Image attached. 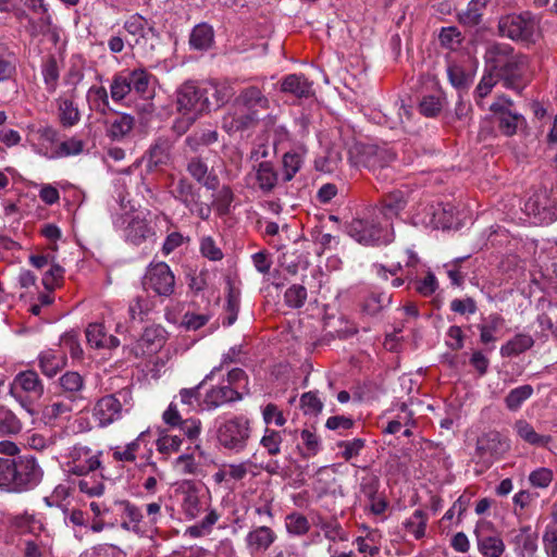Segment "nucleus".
<instances>
[{
  "label": "nucleus",
  "mask_w": 557,
  "mask_h": 557,
  "mask_svg": "<svg viewBox=\"0 0 557 557\" xmlns=\"http://www.w3.org/2000/svg\"><path fill=\"white\" fill-rule=\"evenodd\" d=\"M396 159V154L386 149H374L372 150L364 165L372 171L379 181H388L393 178V170L389 163Z\"/></svg>",
  "instance_id": "nucleus-18"
},
{
  "label": "nucleus",
  "mask_w": 557,
  "mask_h": 557,
  "mask_svg": "<svg viewBox=\"0 0 557 557\" xmlns=\"http://www.w3.org/2000/svg\"><path fill=\"white\" fill-rule=\"evenodd\" d=\"M243 394L230 385L211 387L205 395L201 406L206 410H214L225 404L239 401Z\"/></svg>",
  "instance_id": "nucleus-20"
},
{
  "label": "nucleus",
  "mask_w": 557,
  "mask_h": 557,
  "mask_svg": "<svg viewBox=\"0 0 557 557\" xmlns=\"http://www.w3.org/2000/svg\"><path fill=\"white\" fill-rule=\"evenodd\" d=\"M181 494L183 496L181 506L185 517L187 519L197 518L202 510V506L195 484L190 482L182 484Z\"/></svg>",
  "instance_id": "nucleus-28"
},
{
  "label": "nucleus",
  "mask_w": 557,
  "mask_h": 557,
  "mask_svg": "<svg viewBox=\"0 0 557 557\" xmlns=\"http://www.w3.org/2000/svg\"><path fill=\"white\" fill-rule=\"evenodd\" d=\"M286 529L290 534L304 535L309 531L310 524L304 515L294 512L286 517Z\"/></svg>",
  "instance_id": "nucleus-62"
},
{
  "label": "nucleus",
  "mask_w": 557,
  "mask_h": 557,
  "mask_svg": "<svg viewBox=\"0 0 557 557\" xmlns=\"http://www.w3.org/2000/svg\"><path fill=\"white\" fill-rule=\"evenodd\" d=\"M392 295L384 292L371 293L363 301L362 310L369 315H376L391 304Z\"/></svg>",
  "instance_id": "nucleus-47"
},
{
  "label": "nucleus",
  "mask_w": 557,
  "mask_h": 557,
  "mask_svg": "<svg viewBox=\"0 0 557 557\" xmlns=\"http://www.w3.org/2000/svg\"><path fill=\"white\" fill-rule=\"evenodd\" d=\"M208 103L203 84L188 81L176 90V109L181 113H193L198 116L208 112Z\"/></svg>",
  "instance_id": "nucleus-10"
},
{
  "label": "nucleus",
  "mask_w": 557,
  "mask_h": 557,
  "mask_svg": "<svg viewBox=\"0 0 557 557\" xmlns=\"http://www.w3.org/2000/svg\"><path fill=\"white\" fill-rule=\"evenodd\" d=\"M90 107L100 113L110 109L108 91L103 86H91L88 90Z\"/></svg>",
  "instance_id": "nucleus-52"
},
{
  "label": "nucleus",
  "mask_w": 557,
  "mask_h": 557,
  "mask_svg": "<svg viewBox=\"0 0 557 557\" xmlns=\"http://www.w3.org/2000/svg\"><path fill=\"white\" fill-rule=\"evenodd\" d=\"M151 310V302L147 296H136L128 306V315L132 321L143 322Z\"/></svg>",
  "instance_id": "nucleus-54"
},
{
  "label": "nucleus",
  "mask_w": 557,
  "mask_h": 557,
  "mask_svg": "<svg viewBox=\"0 0 557 557\" xmlns=\"http://www.w3.org/2000/svg\"><path fill=\"white\" fill-rule=\"evenodd\" d=\"M64 269L58 264L52 262L47 272H45L42 276V285L48 292H52L63 280Z\"/></svg>",
  "instance_id": "nucleus-64"
},
{
  "label": "nucleus",
  "mask_w": 557,
  "mask_h": 557,
  "mask_svg": "<svg viewBox=\"0 0 557 557\" xmlns=\"http://www.w3.org/2000/svg\"><path fill=\"white\" fill-rule=\"evenodd\" d=\"M502 36L515 41L535 42L539 37V21L531 12L510 14L502 17L498 23Z\"/></svg>",
  "instance_id": "nucleus-5"
},
{
  "label": "nucleus",
  "mask_w": 557,
  "mask_h": 557,
  "mask_svg": "<svg viewBox=\"0 0 557 557\" xmlns=\"http://www.w3.org/2000/svg\"><path fill=\"white\" fill-rule=\"evenodd\" d=\"M337 447L342 449L341 457L346 461L360 455L361 450L366 447V440L352 438L337 442Z\"/></svg>",
  "instance_id": "nucleus-57"
},
{
  "label": "nucleus",
  "mask_w": 557,
  "mask_h": 557,
  "mask_svg": "<svg viewBox=\"0 0 557 557\" xmlns=\"http://www.w3.org/2000/svg\"><path fill=\"white\" fill-rule=\"evenodd\" d=\"M134 124L135 119L131 114H119L109 123L107 128L108 136L113 140H121L132 132Z\"/></svg>",
  "instance_id": "nucleus-36"
},
{
  "label": "nucleus",
  "mask_w": 557,
  "mask_h": 557,
  "mask_svg": "<svg viewBox=\"0 0 557 557\" xmlns=\"http://www.w3.org/2000/svg\"><path fill=\"white\" fill-rule=\"evenodd\" d=\"M220 515L215 509H210L206 517L197 524L187 529V532L193 537H200L205 533H209L212 527L218 522Z\"/></svg>",
  "instance_id": "nucleus-58"
},
{
  "label": "nucleus",
  "mask_w": 557,
  "mask_h": 557,
  "mask_svg": "<svg viewBox=\"0 0 557 557\" xmlns=\"http://www.w3.org/2000/svg\"><path fill=\"white\" fill-rule=\"evenodd\" d=\"M115 504L121 507L122 516L125 518L121 523V528L126 531L143 534L145 532L141 527L144 516L140 508L126 499L117 500Z\"/></svg>",
  "instance_id": "nucleus-26"
},
{
  "label": "nucleus",
  "mask_w": 557,
  "mask_h": 557,
  "mask_svg": "<svg viewBox=\"0 0 557 557\" xmlns=\"http://www.w3.org/2000/svg\"><path fill=\"white\" fill-rule=\"evenodd\" d=\"M556 209L557 193L546 187L536 189L524 203L529 215L555 214Z\"/></svg>",
  "instance_id": "nucleus-16"
},
{
  "label": "nucleus",
  "mask_w": 557,
  "mask_h": 557,
  "mask_svg": "<svg viewBox=\"0 0 557 557\" xmlns=\"http://www.w3.org/2000/svg\"><path fill=\"white\" fill-rule=\"evenodd\" d=\"M54 387L57 395L64 397L71 404L85 400V379L77 371L69 370L62 373L54 383Z\"/></svg>",
  "instance_id": "nucleus-13"
},
{
  "label": "nucleus",
  "mask_w": 557,
  "mask_h": 557,
  "mask_svg": "<svg viewBox=\"0 0 557 557\" xmlns=\"http://www.w3.org/2000/svg\"><path fill=\"white\" fill-rule=\"evenodd\" d=\"M69 472L78 476L84 478L88 475L90 472L101 468V461L98 455H92L88 457L85 461L78 459H74L72 462L67 465Z\"/></svg>",
  "instance_id": "nucleus-51"
},
{
  "label": "nucleus",
  "mask_w": 557,
  "mask_h": 557,
  "mask_svg": "<svg viewBox=\"0 0 557 557\" xmlns=\"http://www.w3.org/2000/svg\"><path fill=\"white\" fill-rule=\"evenodd\" d=\"M59 345L65 354L66 351H69L72 359H83L84 350L81 346L78 332L74 330L65 332L64 334L61 335Z\"/></svg>",
  "instance_id": "nucleus-42"
},
{
  "label": "nucleus",
  "mask_w": 557,
  "mask_h": 557,
  "mask_svg": "<svg viewBox=\"0 0 557 557\" xmlns=\"http://www.w3.org/2000/svg\"><path fill=\"white\" fill-rule=\"evenodd\" d=\"M485 64L506 88L516 90L518 94L524 89L529 60L527 55L515 52L511 46L491 45L485 52Z\"/></svg>",
  "instance_id": "nucleus-2"
},
{
  "label": "nucleus",
  "mask_w": 557,
  "mask_h": 557,
  "mask_svg": "<svg viewBox=\"0 0 557 557\" xmlns=\"http://www.w3.org/2000/svg\"><path fill=\"white\" fill-rule=\"evenodd\" d=\"M37 367L47 379H54L67 366V356L64 351L47 348L36 358Z\"/></svg>",
  "instance_id": "nucleus-17"
},
{
  "label": "nucleus",
  "mask_w": 557,
  "mask_h": 557,
  "mask_svg": "<svg viewBox=\"0 0 557 557\" xmlns=\"http://www.w3.org/2000/svg\"><path fill=\"white\" fill-rule=\"evenodd\" d=\"M409 196L408 189H396L385 195L382 199V214L386 218L398 215L406 208Z\"/></svg>",
  "instance_id": "nucleus-29"
},
{
  "label": "nucleus",
  "mask_w": 557,
  "mask_h": 557,
  "mask_svg": "<svg viewBox=\"0 0 557 557\" xmlns=\"http://www.w3.org/2000/svg\"><path fill=\"white\" fill-rule=\"evenodd\" d=\"M77 487L89 497L101 496L104 492L103 475H85L77 481Z\"/></svg>",
  "instance_id": "nucleus-46"
},
{
  "label": "nucleus",
  "mask_w": 557,
  "mask_h": 557,
  "mask_svg": "<svg viewBox=\"0 0 557 557\" xmlns=\"http://www.w3.org/2000/svg\"><path fill=\"white\" fill-rule=\"evenodd\" d=\"M505 323V319L499 313H491L482 320L478 325L480 331V342L483 345L493 344L497 341L495 333H497Z\"/></svg>",
  "instance_id": "nucleus-33"
},
{
  "label": "nucleus",
  "mask_w": 557,
  "mask_h": 557,
  "mask_svg": "<svg viewBox=\"0 0 557 557\" xmlns=\"http://www.w3.org/2000/svg\"><path fill=\"white\" fill-rule=\"evenodd\" d=\"M17 58L11 51L0 52V83L11 81L16 75Z\"/></svg>",
  "instance_id": "nucleus-53"
},
{
  "label": "nucleus",
  "mask_w": 557,
  "mask_h": 557,
  "mask_svg": "<svg viewBox=\"0 0 557 557\" xmlns=\"http://www.w3.org/2000/svg\"><path fill=\"white\" fill-rule=\"evenodd\" d=\"M282 436L278 431L265 428L264 434L260 440V445L271 456H276L281 453Z\"/></svg>",
  "instance_id": "nucleus-59"
},
{
  "label": "nucleus",
  "mask_w": 557,
  "mask_h": 557,
  "mask_svg": "<svg viewBox=\"0 0 557 557\" xmlns=\"http://www.w3.org/2000/svg\"><path fill=\"white\" fill-rule=\"evenodd\" d=\"M186 170L188 174L209 190H216L220 180L213 170H209L207 162L201 157H193L188 160Z\"/></svg>",
  "instance_id": "nucleus-21"
},
{
  "label": "nucleus",
  "mask_w": 557,
  "mask_h": 557,
  "mask_svg": "<svg viewBox=\"0 0 557 557\" xmlns=\"http://www.w3.org/2000/svg\"><path fill=\"white\" fill-rule=\"evenodd\" d=\"M515 102L507 96H499L491 106L492 121L499 133L506 137H512L528 127L525 117L517 112Z\"/></svg>",
  "instance_id": "nucleus-4"
},
{
  "label": "nucleus",
  "mask_w": 557,
  "mask_h": 557,
  "mask_svg": "<svg viewBox=\"0 0 557 557\" xmlns=\"http://www.w3.org/2000/svg\"><path fill=\"white\" fill-rule=\"evenodd\" d=\"M219 139L215 129L200 128L193 132L185 138V145L194 152L199 151L203 147H208Z\"/></svg>",
  "instance_id": "nucleus-37"
},
{
  "label": "nucleus",
  "mask_w": 557,
  "mask_h": 557,
  "mask_svg": "<svg viewBox=\"0 0 557 557\" xmlns=\"http://www.w3.org/2000/svg\"><path fill=\"white\" fill-rule=\"evenodd\" d=\"M508 543L512 545L517 557L533 556L537 552V534L531 525H523L508 532Z\"/></svg>",
  "instance_id": "nucleus-15"
},
{
  "label": "nucleus",
  "mask_w": 557,
  "mask_h": 557,
  "mask_svg": "<svg viewBox=\"0 0 557 557\" xmlns=\"http://www.w3.org/2000/svg\"><path fill=\"white\" fill-rule=\"evenodd\" d=\"M148 432H141L136 440L128 443L123 450L116 448L113 451V458L116 461L134 462L136 460V453L139 449V443L145 438Z\"/></svg>",
  "instance_id": "nucleus-60"
},
{
  "label": "nucleus",
  "mask_w": 557,
  "mask_h": 557,
  "mask_svg": "<svg viewBox=\"0 0 557 557\" xmlns=\"http://www.w3.org/2000/svg\"><path fill=\"white\" fill-rule=\"evenodd\" d=\"M403 524L407 532L411 533L416 540H420L425 535L428 515L422 509H417Z\"/></svg>",
  "instance_id": "nucleus-44"
},
{
  "label": "nucleus",
  "mask_w": 557,
  "mask_h": 557,
  "mask_svg": "<svg viewBox=\"0 0 557 557\" xmlns=\"http://www.w3.org/2000/svg\"><path fill=\"white\" fill-rule=\"evenodd\" d=\"M60 122L65 127L74 126L81 119L79 111L74 102L69 99H64L59 104Z\"/></svg>",
  "instance_id": "nucleus-55"
},
{
  "label": "nucleus",
  "mask_w": 557,
  "mask_h": 557,
  "mask_svg": "<svg viewBox=\"0 0 557 557\" xmlns=\"http://www.w3.org/2000/svg\"><path fill=\"white\" fill-rule=\"evenodd\" d=\"M174 140L169 136H158L146 151L148 172L161 171L173 161Z\"/></svg>",
  "instance_id": "nucleus-12"
},
{
  "label": "nucleus",
  "mask_w": 557,
  "mask_h": 557,
  "mask_svg": "<svg viewBox=\"0 0 557 557\" xmlns=\"http://www.w3.org/2000/svg\"><path fill=\"white\" fill-rule=\"evenodd\" d=\"M513 429L522 441L533 446L545 447L552 441L549 435L536 433L534 428L522 419L515 422Z\"/></svg>",
  "instance_id": "nucleus-34"
},
{
  "label": "nucleus",
  "mask_w": 557,
  "mask_h": 557,
  "mask_svg": "<svg viewBox=\"0 0 557 557\" xmlns=\"http://www.w3.org/2000/svg\"><path fill=\"white\" fill-rule=\"evenodd\" d=\"M41 74L47 90L49 92H54L58 87L60 71L57 59L53 55H49L48 59L44 62L41 67Z\"/></svg>",
  "instance_id": "nucleus-50"
},
{
  "label": "nucleus",
  "mask_w": 557,
  "mask_h": 557,
  "mask_svg": "<svg viewBox=\"0 0 557 557\" xmlns=\"http://www.w3.org/2000/svg\"><path fill=\"white\" fill-rule=\"evenodd\" d=\"M347 234L363 245H386L394 240V232L389 224L382 225L373 220L355 219L346 226Z\"/></svg>",
  "instance_id": "nucleus-7"
},
{
  "label": "nucleus",
  "mask_w": 557,
  "mask_h": 557,
  "mask_svg": "<svg viewBox=\"0 0 557 557\" xmlns=\"http://www.w3.org/2000/svg\"><path fill=\"white\" fill-rule=\"evenodd\" d=\"M232 109L222 120V127L227 134L255 128L270 109V100L260 87L251 85L239 90Z\"/></svg>",
  "instance_id": "nucleus-1"
},
{
  "label": "nucleus",
  "mask_w": 557,
  "mask_h": 557,
  "mask_svg": "<svg viewBox=\"0 0 557 557\" xmlns=\"http://www.w3.org/2000/svg\"><path fill=\"white\" fill-rule=\"evenodd\" d=\"M143 286L159 296H170L174 293V274L165 262L150 264L143 278Z\"/></svg>",
  "instance_id": "nucleus-11"
},
{
  "label": "nucleus",
  "mask_w": 557,
  "mask_h": 557,
  "mask_svg": "<svg viewBox=\"0 0 557 557\" xmlns=\"http://www.w3.org/2000/svg\"><path fill=\"white\" fill-rule=\"evenodd\" d=\"M534 343L535 342L530 334L518 333L500 347L499 352L504 358L518 356L531 349Z\"/></svg>",
  "instance_id": "nucleus-32"
},
{
  "label": "nucleus",
  "mask_w": 557,
  "mask_h": 557,
  "mask_svg": "<svg viewBox=\"0 0 557 557\" xmlns=\"http://www.w3.org/2000/svg\"><path fill=\"white\" fill-rule=\"evenodd\" d=\"M497 82H499V79L494 74V72L491 71V69H486L485 74L474 90L478 104H480V100L485 98L492 91V88L496 85Z\"/></svg>",
  "instance_id": "nucleus-63"
},
{
  "label": "nucleus",
  "mask_w": 557,
  "mask_h": 557,
  "mask_svg": "<svg viewBox=\"0 0 557 557\" xmlns=\"http://www.w3.org/2000/svg\"><path fill=\"white\" fill-rule=\"evenodd\" d=\"M487 0H471L466 10L458 12V21L467 26H475L481 22L482 9Z\"/></svg>",
  "instance_id": "nucleus-41"
},
{
  "label": "nucleus",
  "mask_w": 557,
  "mask_h": 557,
  "mask_svg": "<svg viewBox=\"0 0 557 557\" xmlns=\"http://www.w3.org/2000/svg\"><path fill=\"white\" fill-rule=\"evenodd\" d=\"M446 72L449 83L459 91L467 90L473 83L474 75L458 63H449Z\"/></svg>",
  "instance_id": "nucleus-38"
},
{
  "label": "nucleus",
  "mask_w": 557,
  "mask_h": 557,
  "mask_svg": "<svg viewBox=\"0 0 557 557\" xmlns=\"http://www.w3.org/2000/svg\"><path fill=\"white\" fill-rule=\"evenodd\" d=\"M284 300L287 307L293 309L301 308L307 300V289L305 286L294 284L288 287L284 294Z\"/></svg>",
  "instance_id": "nucleus-56"
},
{
  "label": "nucleus",
  "mask_w": 557,
  "mask_h": 557,
  "mask_svg": "<svg viewBox=\"0 0 557 557\" xmlns=\"http://www.w3.org/2000/svg\"><path fill=\"white\" fill-rule=\"evenodd\" d=\"M129 94H132L129 70H123L114 74L110 85V96L114 102H120Z\"/></svg>",
  "instance_id": "nucleus-39"
},
{
  "label": "nucleus",
  "mask_w": 557,
  "mask_h": 557,
  "mask_svg": "<svg viewBox=\"0 0 557 557\" xmlns=\"http://www.w3.org/2000/svg\"><path fill=\"white\" fill-rule=\"evenodd\" d=\"M164 343L165 330L160 325L147 326L139 339V346L148 354L158 351Z\"/></svg>",
  "instance_id": "nucleus-31"
},
{
  "label": "nucleus",
  "mask_w": 557,
  "mask_h": 557,
  "mask_svg": "<svg viewBox=\"0 0 557 557\" xmlns=\"http://www.w3.org/2000/svg\"><path fill=\"white\" fill-rule=\"evenodd\" d=\"M21 389L33 399H39L45 394V384L37 371L28 369L18 372L12 383V392Z\"/></svg>",
  "instance_id": "nucleus-19"
},
{
  "label": "nucleus",
  "mask_w": 557,
  "mask_h": 557,
  "mask_svg": "<svg viewBox=\"0 0 557 557\" xmlns=\"http://www.w3.org/2000/svg\"><path fill=\"white\" fill-rule=\"evenodd\" d=\"M151 235L153 231L149 223L138 216L133 218L126 227V239L134 245H140Z\"/></svg>",
  "instance_id": "nucleus-35"
},
{
  "label": "nucleus",
  "mask_w": 557,
  "mask_h": 557,
  "mask_svg": "<svg viewBox=\"0 0 557 557\" xmlns=\"http://www.w3.org/2000/svg\"><path fill=\"white\" fill-rule=\"evenodd\" d=\"M276 533L267 525L249 531L245 537L247 549L251 555L267 552L276 541Z\"/></svg>",
  "instance_id": "nucleus-22"
},
{
  "label": "nucleus",
  "mask_w": 557,
  "mask_h": 557,
  "mask_svg": "<svg viewBox=\"0 0 557 557\" xmlns=\"http://www.w3.org/2000/svg\"><path fill=\"white\" fill-rule=\"evenodd\" d=\"M131 90L144 100H150L154 96V75L144 67L129 70Z\"/></svg>",
  "instance_id": "nucleus-23"
},
{
  "label": "nucleus",
  "mask_w": 557,
  "mask_h": 557,
  "mask_svg": "<svg viewBox=\"0 0 557 557\" xmlns=\"http://www.w3.org/2000/svg\"><path fill=\"white\" fill-rule=\"evenodd\" d=\"M533 394V387L529 384L512 388L505 397V405L510 411H517L521 405Z\"/></svg>",
  "instance_id": "nucleus-48"
},
{
  "label": "nucleus",
  "mask_w": 557,
  "mask_h": 557,
  "mask_svg": "<svg viewBox=\"0 0 557 557\" xmlns=\"http://www.w3.org/2000/svg\"><path fill=\"white\" fill-rule=\"evenodd\" d=\"M216 437L225 449L235 453L244 450L250 437L249 419L245 416H236L224 421L218 428Z\"/></svg>",
  "instance_id": "nucleus-8"
},
{
  "label": "nucleus",
  "mask_w": 557,
  "mask_h": 557,
  "mask_svg": "<svg viewBox=\"0 0 557 557\" xmlns=\"http://www.w3.org/2000/svg\"><path fill=\"white\" fill-rule=\"evenodd\" d=\"M22 422L11 410L0 407V435H16L22 431Z\"/></svg>",
  "instance_id": "nucleus-45"
},
{
  "label": "nucleus",
  "mask_w": 557,
  "mask_h": 557,
  "mask_svg": "<svg viewBox=\"0 0 557 557\" xmlns=\"http://www.w3.org/2000/svg\"><path fill=\"white\" fill-rule=\"evenodd\" d=\"M240 305V293L231 283H228L226 302L224 306L225 317L222 320L223 326H231L238 317Z\"/></svg>",
  "instance_id": "nucleus-40"
},
{
  "label": "nucleus",
  "mask_w": 557,
  "mask_h": 557,
  "mask_svg": "<svg viewBox=\"0 0 557 557\" xmlns=\"http://www.w3.org/2000/svg\"><path fill=\"white\" fill-rule=\"evenodd\" d=\"M300 407L305 414L318 416L323 409V403L317 392L304 393L300 397Z\"/></svg>",
  "instance_id": "nucleus-61"
},
{
  "label": "nucleus",
  "mask_w": 557,
  "mask_h": 557,
  "mask_svg": "<svg viewBox=\"0 0 557 557\" xmlns=\"http://www.w3.org/2000/svg\"><path fill=\"white\" fill-rule=\"evenodd\" d=\"M510 449L509 440L496 430H490L480 434L475 442L473 459L484 468L502 459Z\"/></svg>",
  "instance_id": "nucleus-6"
},
{
  "label": "nucleus",
  "mask_w": 557,
  "mask_h": 557,
  "mask_svg": "<svg viewBox=\"0 0 557 557\" xmlns=\"http://www.w3.org/2000/svg\"><path fill=\"white\" fill-rule=\"evenodd\" d=\"M172 197L181 202L191 214L206 221L210 218L211 209L200 198V188L195 186L188 178H178L171 189Z\"/></svg>",
  "instance_id": "nucleus-9"
},
{
  "label": "nucleus",
  "mask_w": 557,
  "mask_h": 557,
  "mask_svg": "<svg viewBox=\"0 0 557 557\" xmlns=\"http://www.w3.org/2000/svg\"><path fill=\"white\" fill-rule=\"evenodd\" d=\"M205 96L208 98V112L214 111L227 103L234 96V89L228 84L203 83Z\"/></svg>",
  "instance_id": "nucleus-25"
},
{
  "label": "nucleus",
  "mask_w": 557,
  "mask_h": 557,
  "mask_svg": "<svg viewBox=\"0 0 557 557\" xmlns=\"http://www.w3.org/2000/svg\"><path fill=\"white\" fill-rule=\"evenodd\" d=\"M256 182L263 194L273 191L278 182V173L271 161H260L253 166Z\"/></svg>",
  "instance_id": "nucleus-27"
},
{
  "label": "nucleus",
  "mask_w": 557,
  "mask_h": 557,
  "mask_svg": "<svg viewBox=\"0 0 557 557\" xmlns=\"http://www.w3.org/2000/svg\"><path fill=\"white\" fill-rule=\"evenodd\" d=\"M44 470L33 455L0 458V490L24 493L38 486Z\"/></svg>",
  "instance_id": "nucleus-3"
},
{
  "label": "nucleus",
  "mask_w": 557,
  "mask_h": 557,
  "mask_svg": "<svg viewBox=\"0 0 557 557\" xmlns=\"http://www.w3.org/2000/svg\"><path fill=\"white\" fill-rule=\"evenodd\" d=\"M281 91L298 99H308L314 95L313 83L304 74L286 75L281 82Z\"/></svg>",
  "instance_id": "nucleus-24"
},
{
  "label": "nucleus",
  "mask_w": 557,
  "mask_h": 557,
  "mask_svg": "<svg viewBox=\"0 0 557 557\" xmlns=\"http://www.w3.org/2000/svg\"><path fill=\"white\" fill-rule=\"evenodd\" d=\"M214 44V30L207 23L197 24L189 35L190 48L198 51H207Z\"/></svg>",
  "instance_id": "nucleus-30"
},
{
  "label": "nucleus",
  "mask_w": 557,
  "mask_h": 557,
  "mask_svg": "<svg viewBox=\"0 0 557 557\" xmlns=\"http://www.w3.org/2000/svg\"><path fill=\"white\" fill-rule=\"evenodd\" d=\"M478 549L484 557H500L505 552V544L498 536H479Z\"/></svg>",
  "instance_id": "nucleus-43"
},
{
  "label": "nucleus",
  "mask_w": 557,
  "mask_h": 557,
  "mask_svg": "<svg viewBox=\"0 0 557 557\" xmlns=\"http://www.w3.org/2000/svg\"><path fill=\"white\" fill-rule=\"evenodd\" d=\"M304 163L302 156L296 151H288L284 153L282 159L283 164V182L292 181L297 172L301 169Z\"/></svg>",
  "instance_id": "nucleus-49"
},
{
  "label": "nucleus",
  "mask_w": 557,
  "mask_h": 557,
  "mask_svg": "<svg viewBox=\"0 0 557 557\" xmlns=\"http://www.w3.org/2000/svg\"><path fill=\"white\" fill-rule=\"evenodd\" d=\"M117 395L122 396L123 392L106 395L96 401L92 417L99 426L106 428L122 418L123 407Z\"/></svg>",
  "instance_id": "nucleus-14"
}]
</instances>
